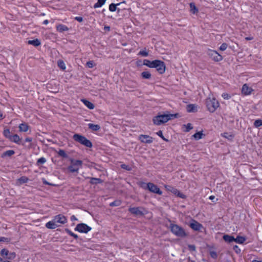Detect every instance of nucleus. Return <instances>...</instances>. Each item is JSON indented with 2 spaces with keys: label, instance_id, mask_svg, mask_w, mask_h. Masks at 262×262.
<instances>
[{
  "label": "nucleus",
  "instance_id": "nucleus-1",
  "mask_svg": "<svg viewBox=\"0 0 262 262\" xmlns=\"http://www.w3.org/2000/svg\"><path fill=\"white\" fill-rule=\"evenodd\" d=\"M58 157L62 159H69L71 164L67 167L68 170L71 172H78L79 169L82 167L83 162L80 160H75L73 158H70L66 151L62 149H59L56 151Z\"/></svg>",
  "mask_w": 262,
  "mask_h": 262
},
{
  "label": "nucleus",
  "instance_id": "nucleus-2",
  "mask_svg": "<svg viewBox=\"0 0 262 262\" xmlns=\"http://www.w3.org/2000/svg\"><path fill=\"white\" fill-rule=\"evenodd\" d=\"M170 230V231L177 237L185 238L188 236V233L186 232L185 229L181 226L170 223L169 226L166 225Z\"/></svg>",
  "mask_w": 262,
  "mask_h": 262
},
{
  "label": "nucleus",
  "instance_id": "nucleus-3",
  "mask_svg": "<svg viewBox=\"0 0 262 262\" xmlns=\"http://www.w3.org/2000/svg\"><path fill=\"white\" fill-rule=\"evenodd\" d=\"M139 186L141 188L145 190H148L150 192L156 194L161 195L163 193L162 191L160 190L158 186L151 182L145 183L140 182L139 183Z\"/></svg>",
  "mask_w": 262,
  "mask_h": 262
},
{
  "label": "nucleus",
  "instance_id": "nucleus-4",
  "mask_svg": "<svg viewBox=\"0 0 262 262\" xmlns=\"http://www.w3.org/2000/svg\"><path fill=\"white\" fill-rule=\"evenodd\" d=\"M73 139L75 141L79 143L86 147L91 148L93 146L92 142L81 134H75L73 136Z\"/></svg>",
  "mask_w": 262,
  "mask_h": 262
},
{
  "label": "nucleus",
  "instance_id": "nucleus-5",
  "mask_svg": "<svg viewBox=\"0 0 262 262\" xmlns=\"http://www.w3.org/2000/svg\"><path fill=\"white\" fill-rule=\"evenodd\" d=\"M207 110L210 113H214L219 107V101L215 98H208L205 101Z\"/></svg>",
  "mask_w": 262,
  "mask_h": 262
},
{
  "label": "nucleus",
  "instance_id": "nucleus-6",
  "mask_svg": "<svg viewBox=\"0 0 262 262\" xmlns=\"http://www.w3.org/2000/svg\"><path fill=\"white\" fill-rule=\"evenodd\" d=\"M128 210L131 214L137 217L143 216L145 214L144 212L145 210L141 207H129Z\"/></svg>",
  "mask_w": 262,
  "mask_h": 262
},
{
  "label": "nucleus",
  "instance_id": "nucleus-7",
  "mask_svg": "<svg viewBox=\"0 0 262 262\" xmlns=\"http://www.w3.org/2000/svg\"><path fill=\"white\" fill-rule=\"evenodd\" d=\"M0 255L3 259L12 260L16 257V254L14 252H10L7 249L4 248L0 251Z\"/></svg>",
  "mask_w": 262,
  "mask_h": 262
},
{
  "label": "nucleus",
  "instance_id": "nucleus-8",
  "mask_svg": "<svg viewBox=\"0 0 262 262\" xmlns=\"http://www.w3.org/2000/svg\"><path fill=\"white\" fill-rule=\"evenodd\" d=\"M150 68H155L160 74L164 73V62L160 60H155L151 61Z\"/></svg>",
  "mask_w": 262,
  "mask_h": 262
},
{
  "label": "nucleus",
  "instance_id": "nucleus-9",
  "mask_svg": "<svg viewBox=\"0 0 262 262\" xmlns=\"http://www.w3.org/2000/svg\"><path fill=\"white\" fill-rule=\"evenodd\" d=\"M165 189L167 191L171 192L172 194L180 198L185 199L187 198L186 195L173 187L165 185Z\"/></svg>",
  "mask_w": 262,
  "mask_h": 262
},
{
  "label": "nucleus",
  "instance_id": "nucleus-10",
  "mask_svg": "<svg viewBox=\"0 0 262 262\" xmlns=\"http://www.w3.org/2000/svg\"><path fill=\"white\" fill-rule=\"evenodd\" d=\"M91 230L92 228L85 223L78 224L74 229L75 231L83 233H88Z\"/></svg>",
  "mask_w": 262,
  "mask_h": 262
},
{
  "label": "nucleus",
  "instance_id": "nucleus-11",
  "mask_svg": "<svg viewBox=\"0 0 262 262\" xmlns=\"http://www.w3.org/2000/svg\"><path fill=\"white\" fill-rule=\"evenodd\" d=\"M189 226L195 231L202 232L201 229H204L203 226L201 223H199L196 221L191 219V222L189 224Z\"/></svg>",
  "mask_w": 262,
  "mask_h": 262
},
{
  "label": "nucleus",
  "instance_id": "nucleus-12",
  "mask_svg": "<svg viewBox=\"0 0 262 262\" xmlns=\"http://www.w3.org/2000/svg\"><path fill=\"white\" fill-rule=\"evenodd\" d=\"M207 54L214 61H220L223 59L222 56L214 50H208Z\"/></svg>",
  "mask_w": 262,
  "mask_h": 262
},
{
  "label": "nucleus",
  "instance_id": "nucleus-13",
  "mask_svg": "<svg viewBox=\"0 0 262 262\" xmlns=\"http://www.w3.org/2000/svg\"><path fill=\"white\" fill-rule=\"evenodd\" d=\"M46 88L52 93H57L59 90V84L56 83H47Z\"/></svg>",
  "mask_w": 262,
  "mask_h": 262
},
{
  "label": "nucleus",
  "instance_id": "nucleus-14",
  "mask_svg": "<svg viewBox=\"0 0 262 262\" xmlns=\"http://www.w3.org/2000/svg\"><path fill=\"white\" fill-rule=\"evenodd\" d=\"M254 90L252 87L249 86L247 83L243 84L241 90L242 94L244 96L249 95L251 94L252 92Z\"/></svg>",
  "mask_w": 262,
  "mask_h": 262
},
{
  "label": "nucleus",
  "instance_id": "nucleus-15",
  "mask_svg": "<svg viewBox=\"0 0 262 262\" xmlns=\"http://www.w3.org/2000/svg\"><path fill=\"white\" fill-rule=\"evenodd\" d=\"M53 220L55 223L64 224L67 222V217L62 214H58L54 217Z\"/></svg>",
  "mask_w": 262,
  "mask_h": 262
},
{
  "label": "nucleus",
  "instance_id": "nucleus-16",
  "mask_svg": "<svg viewBox=\"0 0 262 262\" xmlns=\"http://www.w3.org/2000/svg\"><path fill=\"white\" fill-rule=\"evenodd\" d=\"M180 117L179 113L170 114L169 112H165V123L170 120H173Z\"/></svg>",
  "mask_w": 262,
  "mask_h": 262
},
{
  "label": "nucleus",
  "instance_id": "nucleus-17",
  "mask_svg": "<svg viewBox=\"0 0 262 262\" xmlns=\"http://www.w3.org/2000/svg\"><path fill=\"white\" fill-rule=\"evenodd\" d=\"M139 140L141 142L145 143L150 144L153 142V138L146 135H141L139 137Z\"/></svg>",
  "mask_w": 262,
  "mask_h": 262
},
{
  "label": "nucleus",
  "instance_id": "nucleus-18",
  "mask_svg": "<svg viewBox=\"0 0 262 262\" xmlns=\"http://www.w3.org/2000/svg\"><path fill=\"white\" fill-rule=\"evenodd\" d=\"M152 121L154 123L157 125L164 124V114L154 117L152 119Z\"/></svg>",
  "mask_w": 262,
  "mask_h": 262
},
{
  "label": "nucleus",
  "instance_id": "nucleus-19",
  "mask_svg": "<svg viewBox=\"0 0 262 262\" xmlns=\"http://www.w3.org/2000/svg\"><path fill=\"white\" fill-rule=\"evenodd\" d=\"M222 238L227 244H231L235 241V237L232 234H224Z\"/></svg>",
  "mask_w": 262,
  "mask_h": 262
},
{
  "label": "nucleus",
  "instance_id": "nucleus-20",
  "mask_svg": "<svg viewBox=\"0 0 262 262\" xmlns=\"http://www.w3.org/2000/svg\"><path fill=\"white\" fill-rule=\"evenodd\" d=\"M86 179H90V184L93 185H97L99 184H102L103 182V180L100 178L88 177H86Z\"/></svg>",
  "mask_w": 262,
  "mask_h": 262
},
{
  "label": "nucleus",
  "instance_id": "nucleus-21",
  "mask_svg": "<svg viewBox=\"0 0 262 262\" xmlns=\"http://www.w3.org/2000/svg\"><path fill=\"white\" fill-rule=\"evenodd\" d=\"M11 141L13 142L18 145H22L25 146V143L21 142V139L17 134H14L11 136Z\"/></svg>",
  "mask_w": 262,
  "mask_h": 262
},
{
  "label": "nucleus",
  "instance_id": "nucleus-22",
  "mask_svg": "<svg viewBox=\"0 0 262 262\" xmlns=\"http://www.w3.org/2000/svg\"><path fill=\"white\" fill-rule=\"evenodd\" d=\"M186 110L189 113H195L198 111V106L195 104H189L187 105Z\"/></svg>",
  "mask_w": 262,
  "mask_h": 262
},
{
  "label": "nucleus",
  "instance_id": "nucleus-23",
  "mask_svg": "<svg viewBox=\"0 0 262 262\" xmlns=\"http://www.w3.org/2000/svg\"><path fill=\"white\" fill-rule=\"evenodd\" d=\"M221 136L227 139L229 141H232L233 138H234V135L233 134L229 133L227 132H224L221 134Z\"/></svg>",
  "mask_w": 262,
  "mask_h": 262
},
{
  "label": "nucleus",
  "instance_id": "nucleus-24",
  "mask_svg": "<svg viewBox=\"0 0 262 262\" xmlns=\"http://www.w3.org/2000/svg\"><path fill=\"white\" fill-rule=\"evenodd\" d=\"M46 227L50 229H54L58 226L56 224L54 220L49 221L46 224Z\"/></svg>",
  "mask_w": 262,
  "mask_h": 262
},
{
  "label": "nucleus",
  "instance_id": "nucleus-25",
  "mask_svg": "<svg viewBox=\"0 0 262 262\" xmlns=\"http://www.w3.org/2000/svg\"><path fill=\"white\" fill-rule=\"evenodd\" d=\"M246 241V237L245 236H243L238 235L236 238H235V241L234 242H235L238 244H243L245 241Z\"/></svg>",
  "mask_w": 262,
  "mask_h": 262
},
{
  "label": "nucleus",
  "instance_id": "nucleus-26",
  "mask_svg": "<svg viewBox=\"0 0 262 262\" xmlns=\"http://www.w3.org/2000/svg\"><path fill=\"white\" fill-rule=\"evenodd\" d=\"M205 136L203 133V130L196 132L194 134L192 135L193 138L196 141L201 139L203 137Z\"/></svg>",
  "mask_w": 262,
  "mask_h": 262
},
{
  "label": "nucleus",
  "instance_id": "nucleus-27",
  "mask_svg": "<svg viewBox=\"0 0 262 262\" xmlns=\"http://www.w3.org/2000/svg\"><path fill=\"white\" fill-rule=\"evenodd\" d=\"M81 101L88 108L92 110L95 107L94 104L93 103L91 102L88 100L83 99L81 100Z\"/></svg>",
  "mask_w": 262,
  "mask_h": 262
},
{
  "label": "nucleus",
  "instance_id": "nucleus-28",
  "mask_svg": "<svg viewBox=\"0 0 262 262\" xmlns=\"http://www.w3.org/2000/svg\"><path fill=\"white\" fill-rule=\"evenodd\" d=\"M19 130L21 132H26L28 131L29 126L26 123H23L19 124Z\"/></svg>",
  "mask_w": 262,
  "mask_h": 262
},
{
  "label": "nucleus",
  "instance_id": "nucleus-29",
  "mask_svg": "<svg viewBox=\"0 0 262 262\" xmlns=\"http://www.w3.org/2000/svg\"><path fill=\"white\" fill-rule=\"evenodd\" d=\"M56 29L58 31L60 32H62L64 31H67L69 30V28L67 26L64 25L60 24L56 26Z\"/></svg>",
  "mask_w": 262,
  "mask_h": 262
},
{
  "label": "nucleus",
  "instance_id": "nucleus-30",
  "mask_svg": "<svg viewBox=\"0 0 262 262\" xmlns=\"http://www.w3.org/2000/svg\"><path fill=\"white\" fill-rule=\"evenodd\" d=\"M15 154V151L13 150H8L4 152L2 155V158H5L6 157H10Z\"/></svg>",
  "mask_w": 262,
  "mask_h": 262
},
{
  "label": "nucleus",
  "instance_id": "nucleus-31",
  "mask_svg": "<svg viewBox=\"0 0 262 262\" xmlns=\"http://www.w3.org/2000/svg\"><path fill=\"white\" fill-rule=\"evenodd\" d=\"M121 4V3H118L117 4L112 3L109 6V10L111 12H115V11L118 10L119 12L120 9L117 8V6L120 5Z\"/></svg>",
  "mask_w": 262,
  "mask_h": 262
},
{
  "label": "nucleus",
  "instance_id": "nucleus-32",
  "mask_svg": "<svg viewBox=\"0 0 262 262\" xmlns=\"http://www.w3.org/2000/svg\"><path fill=\"white\" fill-rule=\"evenodd\" d=\"M89 128L92 129L93 131H98L100 129V126L98 124H94L93 123L88 124Z\"/></svg>",
  "mask_w": 262,
  "mask_h": 262
},
{
  "label": "nucleus",
  "instance_id": "nucleus-33",
  "mask_svg": "<svg viewBox=\"0 0 262 262\" xmlns=\"http://www.w3.org/2000/svg\"><path fill=\"white\" fill-rule=\"evenodd\" d=\"M28 44L33 45L34 47H38L41 44L40 40L38 39L30 40L28 41Z\"/></svg>",
  "mask_w": 262,
  "mask_h": 262
},
{
  "label": "nucleus",
  "instance_id": "nucleus-34",
  "mask_svg": "<svg viewBox=\"0 0 262 262\" xmlns=\"http://www.w3.org/2000/svg\"><path fill=\"white\" fill-rule=\"evenodd\" d=\"M189 6L190 8V12L194 14L198 12L199 10L195 6V4L194 3H190Z\"/></svg>",
  "mask_w": 262,
  "mask_h": 262
},
{
  "label": "nucleus",
  "instance_id": "nucleus-35",
  "mask_svg": "<svg viewBox=\"0 0 262 262\" xmlns=\"http://www.w3.org/2000/svg\"><path fill=\"white\" fill-rule=\"evenodd\" d=\"M3 135L4 137L9 140H11L12 135H10V132L9 129L5 128L3 131Z\"/></svg>",
  "mask_w": 262,
  "mask_h": 262
},
{
  "label": "nucleus",
  "instance_id": "nucleus-36",
  "mask_svg": "<svg viewBox=\"0 0 262 262\" xmlns=\"http://www.w3.org/2000/svg\"><path fill=\"white\" fill-rule=\"evenodd\" d=\"M106 1V0H98L97 2L94 4V7L97 8L102 7L105 4Z\"/></svg>",
  "mask_w": 262,
  "mask_h": 262
},
{
  "label": "nucleus",
  "instance_id": "nucleus-37",
  "mask_svg": "<svg viewBox=\"0 0 262 262\" xmlns=\"http://www.w3.org/2000/svg\"><path fill=\"white\" fill-rule=\"evenodd\" d=\"M29 181V179L25 176L21 177L20 178L18 179V181L19 182L20 184H23L24 183H27Z\"/></svg>",
  "mask_w": 262,
  "mask_h": 262
},
{
  "label": "nucleus",
  "instance_id": "nucleus-38",
  "mask_svg": "<svg viewBox=\"0 0 262 262\" xmlns=\"http://www.w3.org/2000/svg\"><path fill=\"white\" fill-rule=\"evenodd\" d=\"M121 204V201L119 200H116L110 204L111 207L119 206Z\"/></svg>",
  "mask_w": 262,
  "mask_h": 262
},
{
  "label": "nucleus",
  "instance_id": "nucleus-39",
  "mask_svg": "<svg viewBox=\"0 0 262 262\" xmlns=\"http://www.w3.org/2000/svg\"><path fill=\"white\" fill-rule=\"evenodd\" d=\"M183 127H185L186 128L185 130H184L185 132H189L191 129L193 128V126L192 124L190 123H187V124H184L183 125Z\"/></svg>",
  "mask_w": 262,
  "mask_h": 262
},
{
  "label": "nucleus",
  "instance_id": "nucleus-40",
  "mask_svg": "<svg viewBox=\"0 0 262 262\" xmlns=\"http://www.w3.org/2000/svg\"><path fill=\"white\" fill-rule=\"evenodd\" d=\"M47 161L46 159L44 157H41L40 158H39L37 161V162H36V165L37 166H39L41 164H44L45 163H46Z\"/></svg>",
  "mask_w": 262,
  "mask_h": 262
},
{
  "label": "nucleus",
  "instance_id": "nucleus-41",
  "mask_svg": "<svg viewBox=\"0 0 262 262\" xmlns=\"http://www.w3.org/2000/svg\"><path fill=\"white\" fill-rule=\"evenodd\" d=\"M58 66L62 70H65L66 69V64L64 63V62H63V61L62 60H59L58 61Z\"/></svg>",
  "mask_w": 262,
  "mask_h": 262
},
{
  "label": "nucleus",
  "instance_id": "nucleus-42",
  "mask_svg": "<svg viewBox=\"0 0 262 262\" xmlns=\"http://www.w3.org/2000/svg\"><path fill=\"white\" fill-rule=\"evenodd\" d=\"M261 125H262V120L261 119H258L255 120V121L254 122V126L255 127H259Z\"/></svg>",
  "mask_w": 262,
  "mask_h": 262
},
{
  "label": "nucleus",
  "instance_id": "nucleus-43",
  "mask_svg": "<svg viewBox=\"0 0 262 262\" xmlns=\"http://www.w3.org/2000/svg\"><path fill=\"white\" fill-rule=\"evenodd\" d=\"M142 76L145 79H149L151 77V74L147 71H144L141 74Z\"/></svg>",
  "mask_w": 262,
  "mask_h": 262
},
{
  "label": "nucleus",
  "instance_id": "nucleus-44",
  "mask_svg": "<svg viewBox=\"0 0 262 262\" xmlns=\"http://www.w3.org/2000/svg\"><path fill=\"white\" fill-rule=\"evenodd\" d=\"M138 55L143 57H147L148 55V52L146 51V49H145L144 50L140 51L138 53Z\"/></svg>",
  "mask_w": 262,
  "mask_h": 262
},
{
  "label": "nucleus",
  "instance_id": "nucleus-45",
  "mask_svg": "<svg viewBox=\"0 0 262 262\" xmlns=\"http://www.w3.org/2000/svg\"><path fill=\"white\" fill-rule=\"evenodd\" d=\"M209 255L213 259H216L217 258V254L214 251H210L209 252Z\"/></svg>",
  "mask_w": 262,
  "mask_h": 262
},
{
  "label": "nucleus",
  "instance_id": "nucleus-46",
  "mask_svg": "<svg viewBox=\"0 0 262 262\" xmlns=\"http://www.w3.org/2000/svg\"><path fill=\"white\" fill-rule=\"evenodd\" d=\"M121 168L126 170L127 171H130L132 169V167L129 165H126L125 164H121Z\"/></svg>",
  "mask_w": 262,
  "mask_h": 262
},
{
  "label": "nucleus",
  "instance_id": "nucleus-47",
  "mask_svg": "<svg viewBox=\"0 0 262 262\" xmlns=\"http://www.w3.org/2000/svg\"><path fill=\"white\" fill-rule=\"evenodd\" d=\"M11 241L10 238L5 237H0V242H4L9 243Z\"/></svg>",
  "mask_w": 262,
  "mask_h": 262
},
{
  "label": "nucleus",
  "instance_id": "nucleus-48",
  "mask_svg": "<svg viewBox=\"0 0 262 262\" xmlns=\"http://www.w3.org/2000/svg\"><path fill=\"white\" fill-rule=\"evenodd\" d=\"M151 61L148 59H144L143 62V64L144 66H146L150 68L151 67Z\"/></svg>",
  "mask_w": 262,
  "mask_h": 262
},
{
  "label": "nucleus",
  "instance_id": "nucleus-49",
  "mask_svg": "<svg viewBox=\"0 0 262 262\" xmlns=\"http://www.w3.org/2000/svg\"><path fill=\"white\" fill-rule=\"evenodd\" d=\"M222 97L224 99H226V100H229L231 98V96L226 93H223L222 95Z\"/></svg>",
  "mask_w": 262,
  "mask_h": 262
},
{
  "label": "nucleus",
  "instance_id": "nucleus-50",
  "mask_svg": "<svg viewBox=\"0 0 262 262\" xmlns=\"http://www.w3.org/2000/svg\"><path fill=\"white\" fill-rule=\"evenodd\" d=\"M228 45L226 43H223L220 47V50L221 51H225L227 48Z\"/></svg>",
  "mask_w": 262,
  "mask_h": 262
},
{
  "label": "nucleus",
  "instance_id": "nucleus-51",
  "mask_svg": "<svg viewBox=\"0 0 262 262\" xmlns=\"http://www.w3.org/2000/svg\"><path fill=\"white\" fill-rule=\"evenodd\" d=\"M235 252L237 254L240 253L241 252V249L237 245H234L233 247Z\"/></svg>",
  "mask_w": 262,
  "mask_h": 262
},
{
  "label": "nucleus",
  "instance_id": "nucleus-52",
  "mask_svg": "<svg viewBox=\"0 0 262 262\" xmlns=\"http://www.w3.org/2000/svg\"><path fill=\"white\" fill-rule=\"evenodd\" d=\"M42 182L44 185H49V186H54L55 185L54 184L50 183V182H48L45 178L42 179Z\"/></svg>",
  "mask_w": 262,
  "mask_h": 262
},
{
  "label": "nucleus",
  "instance_id": "nucleus-53",
  "mask_svg": "<svg viewBox=\"0 0 262 262\" xmlns=\"http://www.w3.org/2000/svg\"><path fill=\"white\" fill-rule=\"evenodd\" d=\"M188 249L191 251H195L196 250V247L194 245H189L188 246Z\"/></svg>",
  "mask_w": 262,
  "mask_h": 262
},
{
  "label": "nucleus",
  "instance_id": "nucleus-54",
  "mask_svg": "<svg viewBox=\"0 0 262 262\" xmlns=\"http://www.w3.org/2000/svg\"><path fill=\"white\" fill-rule=\"evenodd\" d=\"M209 199L211 200L212 202H213V203H216L217 201L219 200L218 199H215V197L214 195H210L209 197Z\"/></svg>",
  "mask_w": 262,
  "mask_h": 262
},
{
  "label": "nucleus",
  "instance_id": "nucleus-55",
  "mask_svg": "<svg viewBox=\"0 0 262 262\" xmlns=\"http://www.w3.org/2000/svg\"><path fill=\"white\" fill-rule=\"evenodd\" d=\"M156 134L160 137L163 140H164V135L162 130H159L158 132H157Z\"/></svg>",
  "mask_w": 262,
  "mask_h": 262
},
{
  "label": "nucleus",
  "instance_id": "nucleus-56",
  "mask_svg": "<svg viewBox=\"0 0 262 262\" xmlns=\"http://www.w3.org/2000/svg\"><path fill=\"white\" fill-rule=\"evenodd\" d=\"M86 66L90 68H92L94 67V63L93 61H89L86 62Z\"/></svg>",
  "mask_w": 262,
  "mask_h": 262
},
{
  "label": "nucleus",
  "instance_id": "nucleus-57",
  "mask_svg": "<svg viewBox=\"0 0 262 262\" xmlns=\"http://www.w3.org/2000/svg\"><path fill=\"white\" fill-rule=\"evenodd\" d=\"M65 231L67 233H68L69 235L70 236H72L73 234H74V233L73 232H72L68 228H66L65 229Z\"/></svg>",
  "mask_w": 262,
  "mask_h": 262
},
{
  "label": "nucleus",
  "instance_id": "nucleus-58",
  "mask_svg": "<svg viewBox=\"0 0 262 262\" xmlns=\"http://www.w3.org/2000/svg\"><path fill=\"white\" fill-rule=\"evenodd\" d=\"M25 142H31L32 141V138L31 137H27L24 141Z\"/></svg>",
  "mask_w": 262,
  "mask_h": 262
},
{
  "label": "nucleus",
  "instance_id": "nucleus-59",
  "mask_svg": "<svg viewBox=\"0 0 262 262\" xmlns=\"http://www.w3.org/2000/svg\"><path fill=\"white\" fill-rule=\"evenodd\" d=\"M75 19L79 22H82L83 18L81 17H76Z\"/></svg>",
  "mask_w": 262,
  "mask_h": 262
},
{
  "label": "nucleus",
  "instance_id": "nucleus-60",
  "mask_svg": "<svg viewBox=\"0 0 262 262\" xmlns=\"http://www.w3.org/2000/svg\"><path fill=\"white\" fill-rule=\"evenodd\" d=\"M72 236L74 239H79V237H78V236L77 234H75V233H74ZM79 239H80V240H81V238H79Z\"/></svg>",
  "mask_w": 262,
  "mask_h": 262
},
{
  "label": "nucleus",
  "instance_id": "nucleus-61",
  "mask_svg": "<svg viewBox=\"0 0 262 262\" xmlns=\"http://www.w3.org/2000/svg\"><path fill=\"white\" fill-rule=\"evenodd\" d=\"M71 220L72 221H76L77 220V219L75 215H73L72 216H71Z\"/></svg>",
  "mask_w": 262,
  "mask_h": 262
},
{
  "label": "nucleus",
  "instance_id": "nucleus-62",
  "mask_svg": "<svg viewBox=\"0 0 262 262\" xmlns=\"http://www.w3.org/2000/svg\"><path fill=\"white\" fill-rule=\"evenodd\" d=\"M253 37H246L245 38V39L247 40H252L253 39Z\"/></svg>",
  "mask_w": 262,
  "mask_h": 262
},
{
  "label": "nucleus",
  "instance_id": "nucleus-63",
  "mask_svg": "<svg viewBox=\"0 0 262 262\" xmlns=\"http://www.w3.org/2000/svg\"><path fill=\"white\" fill-rule=\"evenodd\" d=\"M48 23H49V21L47 19L43 21V24H44V25H47V24H48Z\"/></svg>",
  "mask_w": 262,
  "mask_h": 262
},
{
  "label": "nucleus",
  "instance_id": "nucleus-64",
  "mask_svg": "<svg viewBox=\"0 0 262 262\" xmlns=\"http://www.w3.org/2000/svg\"><path fill=\"white\" fill-rule=\"evenodd\" d=\"M187 262H194L193 260H191L190 257H189L187 259Z\"/></svg>",
  "mask_w": 262,
  "mask_h": 262
}]
</instances>
